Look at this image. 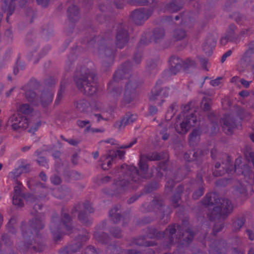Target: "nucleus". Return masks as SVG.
Wrapping results in <instances>:
<instances>
[{
    "mask_svg": "<svg viewBox=\"0 0 254 254\" xmlns=\"http://www.w3.org/2000/svg\"><path fill=\"white\" fill-rule=\"evenodd\" d=\"M167 162L166 161L160 162L158 166L156 168L157 171L156 177L158 179H161L163 176V173L161 172L162 170H167Z\"/></svg>",
    "mask_w": 254,
    "mask_h": 254,
    "instance_id": "5fc2aeb1",
    "label": "nucleus"
},
{
    "mask_svg": "<svg viewBox=\"0 0 254 254\" xmlns=\"http://www.w3.org/2000/svg\"><path fill=\"white\" fill-rule=\"evenodd\" d=\"M188 124V126L190 128L195 125L196 123V116L194 113H191L189 115H187L184 120Z\"/></svg>",
    "mask_w": 254,
    "mask_h": 254,
    "instance_id": "6e6d98bb",
    "label": "nucleus"
},
{
    "mask_svg": "<svg viewBox=\"0 0 254 254\" xmlns=\"http://www.w3.org/2000/svg\"><path fill=\"white\" fill-rule=\"evenodd\" d=\"M169 63L171 72L176 74L182 66V60L177 56H173L170 58Z\"/></svg>",
    "mask_w": 254,
    "mask_h": 254,
    "instance_id": "f704fd0d",
    "label": "nucleus"
},
{
    "mask_svg": "<svg viewBox=\"0 0 254 254\" xmlns=\"http://www.w3.org/2000/svg\"><path fill=\"white\" fill-rule=\"evenodd\" d=\"M94 237L98 242L102 244H107L110 240L108 235L105 233H96Z\"/></svg>",
    "mask_w": 254,
    "mask_h": 254,
    "instance_id": "3c124183",
    "label": "nucleus"
},
{
    "mask_svg": "<svg viewBox=\"0 0 254 254\" xmlns=\"http://www.w3.org/2000/svg\"><path fill=\"white\" fill-rule=\"evenodd\" d=\"M112 178L109 176H106L100 179H98L96 183L98 185L106 184L111 181Z\"/></svg>",
    "mask_w": 254,
    "mask_h": 254,
    "instance_id": "774afa93",
    "label": "nucleus"
},
{
    "mask_svg": "<svg viewBox=\"0 0 254 254\" xmlns=\"http://www.w3.org/2000/svg\"><path fill=\"white\" fill-rule=\"evenodd\" d=\"M212 102L210 98L207 97V119L209 123H207V128L210 130L211 135L216 134L219 130L218 124V118L210 111L211 106Z\"/></svg>",
    "mask_w": 254,
    "mask_h": 254,
    "instance_id": "9d476101",
    "label": "nucleus"
},
{
    "mask_svg": "<svg viewBox=\"0 0 254 254\" xmlns=\"http://www.w3.org/2000/svg\"><path fill=\"white\" fill-rule=\"evenodd\" d=\"M237 27L234 24H231L228 27L226 31V36L227 39H229V41L238 44L240 42L239 34H236Z\"/></svg>",
    "mask_w": 254,
    "mask_h": 254,
    "instance_id": "cd10ccee",
    "label": "nucleus"
},
{
    "mask_svg": "<svg viewBox=\"0 0 254 254\" xmlns=\"http://www.w3.org/2000/svg\"><path fill=\"white\" fill-rule=\"evenodd\" d=\"M118 172H122L123 177H120L116 182L115 185L119 193H123L129 189L136 190L141 184L139 178H136L137 175L136 167L134 166L122 165L121 168H117Z\"/></svg>",
    "mask_w": 254,
    "mask_h": 254,
    "instance_id": "f03ea898",
    "label": "nucleus"
},
{
    "mask_svg": "<svg viewBox=\"0 0 254 254\" xmlns=\"http://www.w3.org/2000/svg\"><path fill=\"white\" fill-rule=\"evenodd\" d=\"M163 82L161 80H158L155 86L151 90V95L149 97L150 102L161 106L164 102V99L169 95L167 87L162 86Z\"/></svg>",
    "mask_w": 254,
    "mask_h": 254,
    "instance_id": "423d86ee",
    "label": "nucleus"
},
{
    "mask_svg": "<svg viewBox=\"0 0 254 254\" xmlns=\"http://www.w3.org/2000/svg\"><path fill=\"white\" fill-rule=\"evenodd\" d=\"M130 35L128 30L123 25L119 26L116 29L115 43L116 47L120 49H123L128 44Z\"/></svg>",
    "mask_w": 254,
    "mask_h": 254,
    "instance_id": "1a4fd4ad",
    "label": "nucleus"
},
{
    "mask_svg": "<svg viewBox=\"0 0 254 254\" xmlns=\"http://www.w3.org/2000/svg\"><path fill=\"white\" fill-rule=\"evenodd\" d=\"M165 234L163 232L157 229L154 227H148L146 230V236L142 237V239L138 238L134 240V243L138 246L150 247L154 245L152 242H144L143 240L146 237L149 239H160L163 238Z\"/></svg>",
    "mask_w": 254,
    "mask_h": 254,
    "instance_id": "0eeeda50",
    "label": "nucleus"
},
{
    "mask_svg": "<svg viewBox=\"0 0 254 254\" xmlns=\"http://www.w3.org/2000/svg\"><path fill=\"white\" fill-rule=\"evenodd\" d=\"M181 115H178L176 118V121L174 124V127L177 133L180 134H185L189 130L190 127L187 123L184 121H181Z\"/></svg>",
    "mask_w": 254,
    "mask_h": 254,
    "instance_id": "a878e982",
    "label": "nucleus"
},
{
    "mask_svg": "<svg viewBox=\"0 0 254 254\" xmlns=\"http://www.w3.org/2000/svg\"><path fill=\"white\" fill-rule=\"evenodd\" d=\"M182 227L180 225H176L175 224L169 225L166 229L165 232H163L165 234L168 235L169 242L168 245H171L174 244V235L176 234L177 230H178L179 232L180 231H182Z\"/></svg>",
    "mask_w": 254,
    "mask_h": 254,
    "instance_id": "393cba45",
    "label": "nucleus"
},
{
    "mask_svg": "<svg viewBox=\"0 0 254 254\" xmlns=\"http://www.w3.org/2000/svg\"><path fill=\"white\" fill-rule=\"evenodd\" d=\"M164 153L163 152L158 153L157 152H151L147 154H141L142 160L145 159L147 161H159L164 159Z\"/></svg>",
    "mask_w": 254,
    "mask_h": 254,
    "instance_id": "4c0bfd02",
    "label": "nucleus"
},
{
    "mask_svg": "<svg viewBox=\"0 0 254 254\" xmlns=\"http://www.w3.org/2000/svg\"><path fill=\"white\" fill-rule=\"evenodd\" d=\"M246 220L244 217H241L237 218L233 223V231L235 232H237L240 231L241 228L243 226L245 223Z\"/></svg>",
    "mask_w": 254,
    "mask_h": 254,
    "instance_id": "603ef678",
    "label": "nucleus"
},
{
    "mask_svg": "<svg viewBox=\"0 0 254 254\" xmlns=\"http://www.w3.org/2000/svg\"><path fill=\"white\" fill-rule=\"evenodd\" d=\"M107 250L112 254H120L121 253L120 247L116 244H113L108 246Z\"/></svg>",
    "mask_w": 254,
    "mask_h": 254,
    "instance_id": "052dcab7",
    "label": "nucleus"
},
{
    "mask_svg": "<svg viewBox=\"0 0 254 254\" xmlns=\"http://www.w3.org/2000/svg\"><path fill=\"white\" fill-rule=\"evenodd\" d=\"M159 188V184L156 182H153L148 184L145 188L146 193H150L157 190Z\"/></svg>",
    "mask_w": 254,
    "mask_h": 254,
    "instance_id": "bf43d9fd",
    "label": "nucleus"
},
{
    "mask_svg": "<svg viewBox=\"0 0 254 254\" xmlns=\"http://www.w3.org/2000/svg\"><path fill=\"white\" fill-rule=\"evenodd\" d=\"M209 253L213 254H223L227 249V244L222 239L215 240L209 246Z\"/></svg>",
    "mask_w": 254,
    "mask_h": 254,
    "instance_id": "f3484780",
    "label": "nucleus"
},
{
    "mask_svg": "<svg viewBox=\"0 0 254 254\" xmlns=\"http://www.w3.org/2000/svg\"><path fill=\"white\" fill-rule=\"evenodd\" d=\"M25 97L27 100L33 105L39 106L40 104L39 97L34 91L31 90L26 91L25 93Z\"/></svg>",
    "mask_w": 254,
    "mask_h": 254,
    "instance_id": "58836bf2",
    "label": "nucleus"
},
{
    "mask_svg": "<svg viewBox=\"0 0 254 254\" xmlns=\"http://www.w3.org/2000/svg\"><path fill=\"white\" fill-rule=\"evenodd\" d=\"M235 172L238 175L247 176L250 175L251 170L247 164H242L241 159L237 158L235 160Z\"/></svg>",
    "mask_w": 254,
    "mask_h": 254,
    "instance_id": "c85d7f7f",
    "label": "nucleus"
},
{
    "mask_svg": "<svg viewBox=\"0 0 254 254\" xmlns=\"http://www.w3.org/2000/svg\"><path fill=\"white\" fill-rule=\"evenodd\" d=\"M201 134L200 131L196 128L193 129L189 136V141L190 145L193 146L196 142L199 139Z\"/></svg>",
    "mask_w": 254,
    "mask_h": 254,
    "instance_id": "de8ad7c7",
    "label": "nucleus"
},
{
    "mask_svg": "<svg viewBox=\"0 0 254 254\" xmlns=\"http://www.w3.org/2000/svg\"><path fill=\"white\" fill-rule=\"evenodd\" d=\"M75 107L76 110L83 113H86L88 112L90 104L85 99H80L77 100L75 102Z\"/></svg>",
    "mask_w": 254,
    "mask_h": 254,
    "instance_id": "c9c22d12",
    "label": "nucleus"
},
{
    "mask_svg": "<svg viewBox=\"0 0 254 254\" xmlns=\"http://www.w3.org/2000/svg\"><path fill=\"white\" fill-rule=\"evenodd\" d=\"M139 170L136 168L138 171L137 175H135L136 178H139L140 180V183L142 184L143 179H149L152 177V173L149 174L148 165L147 163V160L145 159L142 160L141 156H140V159L138 163Z\"/></svg>",
    "mask_w": 254,
    "mask_h": 254,
    "instance_id": "dca6fc26",
    "label": "nucleus"
},
{
    "mask_svg": "<svg viewBox=\"0 0 254 254\" xmlns=\"http://www.w3.org/2000/svg\"><path fill=\"white\" fill-rule=\"evenodd\" d=\"M229 17L234 19L237 23H241L246 19V17L239 12H235L230 15Z\"/></svg>",
    "mask_w": 254,
    "mask_h": 254,
    "instance_id": "680f3d73",
    "label": "nucleus"
},
{
    "mask_svg": "<svg viewBox=\"0 0 254 254\" xmlns=\"http://www.w3.org/2000/svg\"><path fill=\"white\" fill-rule=\"evenodd\" d=\"M53 95V93L49 90H44L42 92L39 100L43 107H47L52 103Z\"/></svg>",
    "mask_w": 254,
    "mask_h": 254,
    "instance_id": "2f4dec72",
    "label": "nucleus"
},
{
    "mask_svg": "<svg viewBox=\"0 0 254 254\" xmlns=\"http://www.w3.org/2000/svg\"><path fill=\"white\" fill-rule=\"evenodd\" d=\"M205 189L203 187H199L198 189L195 190L192 195L193 199L197 200L199 199L204 193Z\"/></svg>",
    "mask_w": 254,
    "mask_h": 254,
    "instance_id": "69168bd1",
    "label": "nucleus"
},
{
    "mask_svg": "<svg viewBox=\"0 0 254 254\" xmlns=\"http://www.w3.org/2000/svg\"><path fill=\"white\" fill-rule=\"evenodd\" d=\"M136 120V116L133 115L126 114L120 121H117L114 126L119 129H123L126 126L132 123Z\"/></svg>",
    "mask_w": 254,
    "mask_h": 254,
    "instance_id": "c756f323",
    "label": "nucleus"
},
{
    "mask_svg": "<svg viewBox=\"0 0 254 254\" xmlns=\"http://www.w3.org/2000/svg\"><path fill=\"white\" fill-rule=\"evenodd\" d=\"M50 227L54 241L58 242L61 241L63 238V235L61 231V227L59 226L57 215L52 217Z\"/></svg>",
    "mask_w": 254,
    "mask_h": 254,
    "instance_id": "a211bd4d",
    "label": "nucleus"
},
{
    "mask_svg": "<svg viewBox=\"0 0 254 254\" xmlns=\"http://www.w3.org/2000/svg\"><path fill=\"white\" fill-rule=\"evenodd\" d=\"M29 226L22 224L28 227L29 230L32 231L35 235L39 234L40 230L43 229L45 227V222L41 217L36 216L29 221Z\"/></svg>",
    "mask_w": 254,
    "mask_h": 254,
    "instance_id": "6ab92c4d",
    "label": "nucleus"
},
{
    "mask_svg": "<svg viewBox=\"0 0 254 254\" xmlns=\"http://www.w3.org/2000/svg\"><path fill=\"white\" fill-rule=\"evenodd\" d=\"M65 83V81H62L61 82V89L58 92L57 98L55 101V104L57 105H58L60 103L63 97V93L64 90Z\"/></svg>",
    "mask_w": 254,
    "mask_h": 254,
    "instance_id": "e2e57ef3",
    "label": "nucleus"
},
{
    "mask_svg": "<svg viewBox=\"0 0 254 254\" xmlns=\"http://www.w3.org/2000/svg\"><path fill=\"white\" fill-rule=\"evenodd\" d=\"M78 217L79 220L83 224L89 226L92 224V221L89 219L88 215L84 211L79 210Z\"/></svg>",
    "mask_w": 254,
    "mask_h": 254,
    "instance_id": "09e8293b",
    "label": "nucleus"
},
{
    "mask_svg": "<svg viewBox=\"0 0 254 254\" xmlns=\"http://www.w3.org/2000/svg\"><path fill=\"white\" fill-rule=\"evenodd\" d=\"M183 69L186 72H189L191 69L196 67V63L190 58H187L182 64Z\"/></svg>",
    "mask_w": 254,
    "mask_h": 254,
    "instance_id": "49530a36",
    "label": "nucleus"
},
{
    "mask_svg": "<svg viewBox=\"0 0 254 254\" xmlns=\"http://www.w3.org/2000/svg\"><path fill=\"white\" fill-rule=\"evenodd\" d=\"M121 207V206L120 205L116 204L109 211V217L114 224L119 223L123 218L120 213L118 212Z\"/></svg>",
    "mask_w": 254,
    "mask_h": 254,
    "instance_id": "473e14b6",
    "label": "nucleus"
},
{
    "mask_svg": "<svg viewBox=\"0 0 254 254\" xmlns=\"http://www.w3.org/2000/svg\"><path fill=\"white\" fill-rule=\"evenodd\" d=\"M187 31L181 28L175 29L172 33V39L174 41H182L187 37Z\"/></svg>",
    "mask_w": 254,
    "mask_h": 254,
    "instance_id": "79ce46f5",
    "label": "nucleus"
},
{
    "mask_svg": "<svg viewBox=\"0 0 254 254\" xmlns=\"http://www.w3.org/2000/svg\"><path fill=\"white\" fill-rule=\"evenodd\" d=\"M116 51L111 41L103 39L99 45L98 52L103 59V64L106 66L113 63Z\"/></svg>",
    "mask_w": 254,
    "mask_h": 254,
    "instance_id": "39448f33",
    "label": "nucleus"
},
{
    "mask_svg": "<svg viewBox=\"0 0 254 254\" xmlns=\"http://www.w3.org/2000/svg\"><path fill=\"white\" fill-rule=\"evenodd\" d=\"M231 181V179L228 178L219 179L215 182V185L217 187H225L228 185Z\"/></svg>",
    "mask_w": 254,
    "mask_h": 254,
    "instance_id": "0e129e2a",
    "label": "nucleus"
},
{
    "mask_svg": "<svg viewBox=\"0 0 254 254\" xmlns=\"http://www.w3.org/2000/svg\"><path fill=\"white\" fill-rule=\"evenodd\" d=\"M181 231L179 232L178 241L183 245H189L193 239L194 232L190 227L186 229L184 232H182Z\"/></svg>",
    "mask_w": 254,
    "mask_h": 254,
    "instance_id": "412c9836",
    "label": "nucleus"
},
{
    "mask_svg": "<svg viewBox=\"0 0 254 254\" xmlns=\"http://www.w3.org/2000/svg\"><path fill=\"white\" fill-rule=\"evenodd\" d=\"M139 86L138 81L135 79H132L128 80L127 83L123 101L126 104H129L133 101L137 97V88Z\"/></svg>",
    "mask_w": 254,
    "mask_h": 254,
    "instance_id": "6e6552de",
    "label": "nucleus"
},
{
    "mask_svg": "<svg viewBox=\"0 0 254 254\" xmlns=\"http://www.w3.org/2000/svg\"><path fill=\"white\" fill-rule=\"evenodd\" d=\"M217 205L222 210L223 219L227 218L233 211V205L231 201L228 199L222 198L220 203H219Z\"/></svg>",
    "mask_w": 254,
    "mask_h": 254,
    "instance_id": "5701e85b",
    "label": "nucleus"
},
{
    "mask_svg": "<svg viewBox=\"0 0 254 254\" xmlns=\"http://www.w3.org/2000/svg\"><path fill=\"white\" fill-rule=\"evenodd\" d=\"M108 91L111 97L117 99L122 94L123 88L117 82L112 81L109 84Z\"/></svg>",
    "mask_w": 254,
    "mask_h": 254,
    "instance_id": "bb28decb",
    "label": "nucleus"
},
{
    "mask_svg": "<svg viewBox=\"0 0 254 254\" xmlns=\"http://www.w3.org/2000/svg\"><path fill=\"white\" fill-rule=\"evenodd\" d=\"M223 130L227 134H232L236 127L235 121L229 114H225L220 120Z\"/></svg>",
    "mask_w": 254,
    "mask_h": 254,
    "instance_id": "2eb2a0df",
    "label": "nucleus"
},
{
    "mask_svg": "<svg viewBox=\"0 0 254 254\" xmlns=\"http://www.w3.org/2000/svg\"><path fill=\"white\" fill-rule=\"evenodd\" d=\"M57 215V217H58V214H55L53 216H56ZM58 219L59 220V226L60 227L61 223H62L67 231H70L72 230V226L71 217L64 208L62 209L61 219L60 220L59 217H58Z\"/></svg>",
    "mask_w": 254,
    "mask_h": 254,
    "instance_id": "4be33fe9",
    "label": "nucleus"
},
{
    "mask_svg": "<svg viewBox=\"0 0 254 254\" xmlns=\"http://www.w3.org/2000/svg\"><path fill=\"white\" fill-rule=\"evenodd\" d=\"M9 121L12 123L11 127L14 130L20 129H26L28 127L27 119L19 114H15L9 118Z\"/></svg>",
    "mask_w": 254,
    "mask_h": 254,
    "instance_id": "f8f14e48",
    "label": "nucleus"
},
{
    "mask_svg": "<svg viewBox=\"0 0 254 254\" xmlns=\"http://www.w3.org/2000/svg\"><path fill=\"white\" fill-rule=\"evenodd\" d=\"M110 234L116 238H120L122 237V231L118 227H113L110 230Z\"/></svg>",
    "mask_w": 254,
    "mask_h": 254,
    "instance_id": "338daca9",
    "label": "nucleus"
},
{
    "mask_svg": "<svg viewBox=\"0 0 254 254\" xmlns=\"http://www.w3.org/2000/svg\"><path fill=\"white\" fill-rule=\"evenodd\" d=\"M131 66L132 64L130 62H127L123 64L115 72L113 81L118 82L122 79L128 78L129 72L131 70Z\"/></svg>",
    "mask_w": 254,
    "mask_h": 254,
    "instance_id": "ddd939ff",
    "label": "nucleus"
},
{
    "mask_svg": "<svg viewBox=\"0 0 254 254\" xmlns=\"http://www.w3.org/2000/svg\"><path fill=\"white\" fill-rule=\"evenodd\" d=\"M22 236L26 241L21 247L23 252L30 251L31 252H42L46 248V245L39 234L35 235L26 226L21 227Z\"/></svg>",
    "mask_w": 254,
    "mask_h": 254,
    "instance_id": "20e7f679",
    "label": "nucleus"
},
{
    "mask_svg": "<svg viewBox=\"0 0 254 254\" xmlns=\"http://www.w3.org/2000/svg\"><path fill=\"white\" fill-rule=\"evenodd\" d=\"M17 181V186L14 188V192L13 196L12 202L14 205H17L19 207H23L24 203L22 199V197H25L24 194L21 193V186L22 184Z\"/></svg>",
    "mask_w": 254,
    "mask_h": 254,
    "instance_id": "aec40b11",
    "label": "nucleus"
},
{
    "mask_svg": "<svg viewBox=\"0 0 254 254\" xmlns=\"http://www.w3.org/2000/svg\"><path fill=\"white\" fill-rule=\"evenodd\" d=\"M82 247V244L80 242H75L70 245L65 246V248H67L68 251L70 252L71 254L75 253L79 251Z\"/></svg>",
    "mask_w": 254,
    "mask_h": 254,
    "instance_id": "864d4df0",
    "label": "nucleus"
},
{
    "mask_svg": "<svg viewBox=\"0 0 254 254\" xmlns=\"http://www.w3.org/2000/svg\"><path fill=\"white\" fill-rule=\"evenodd\" d=\"M73 82L77 89L83 95L92 97L99 90L97 74L86 67H77L73 75Z\"/></svg>",
    "mask_w": 254,
    "mask_h": 254,
    "instance_id": "f257e3e1",
    "label": "nucleus"
},
{
    "mask_svg": "<svg viewBox=\"0 0 254 254\" xmlns=\"http://www.w3.org/2000/svg\"><path fill=\"white\" fill-rule=\"evenodd\" d=\"M217 36L214 35H211L207 38V43L209 42V46L210 47V50L208 52V56H211L213 54V49L216 46Z\"/></svg>",
    "mask_w": 254,
    "mask_h": 254,
    "instance_id": "4d7b16f0",
    "label": "nucleus"
},
{
    "mask_svg": "<svg viewBox=\"0 0 254 254\" xmlns=\"http://www.w3.org/2000/svg\"><path fill=\"white\" fill-rule=\"evenodd\" d=\"M151 206L154 209L158 210H162V219L164 218L165 216H166L167 223L168 221V216H169L172 212V209L169 206H167L165 209H163V208L165 206L164 202L163 199L161 198H155L153 199L150 202Z\"/></svg>",
    "mask_w": 254,
    "mask_h": 254,
    "instance_id": "4468645a",
    "label": "nucleus"
},
{
    "mask_svg": "<svg viewBox=\"0 0 254 254\" xmlns=\"http://www.w3.org/2000/svg\"><path fill=\"white\" fill-rule=\"evenodd\" d=\"M83 208L85 212V211L88 212L89 213H92L94 212V209L92 206V204L88 200H85L83 202H78L77 203L72 210V213H73L77 211L82 210V208Z\"/></svg>",
    "mask_w": 254,
    "mask_h": 254,
    "instance_id": "72a5a7b5",
    "label": "nucleus"
},
{
    "mask_svg": "<svg viewBox=\"0 0 254 254\" xmlns=\"http://www.w3.org/2000/svg\"><path fill=\"white\" fill-rule=\"evenodd\" d=\"M224 227V223L223 222H216L212 228V235L216 236L217 233L222 230Z\"/></svg>",
    "mask_w": 254,
    "mask_h": 254,
    "instance_id": "13d9d810",
    "label": "nucleus"
},
{
    "mask_svg": "<svg viewBox=\"0 0 254 254\" xmlns=\"http://www.w3.org/2000/svg\"><path fill=\"white\" fill-rule=\"evenodd\" d=\"M165 36V30L161 27L155 28L152 31V39L155 43L160 42Z\"/></svg>",
    "mask_w": 254,
    "mask_h": 254,
    "instance_id": "a19ab883",
    "label": "nucleus"
},
{
    "mask_svg": "<svg viewBox=\"0 0 254 254\" xmlns=\"http://www.w3.org/2000/svg\"><path fill=\"white\" fill-rule=\"evenodd\" d=\"M254 54V52L248 49L245 52L241 59L242 62L246 65H250L252 63V57Z\"/></svg>",
    "mask_w": 254,
    "mask_h": 254,
    "instance_id": "8fccbe9b",
    "label": "nucleus"
},
{
    "mask_svg": "<svg viewBox=\"0 0 254 254\" xmlns=\"http://www.w3.org/2000/svg\"><path fill=\"white\" fill-rule=\"evenodd\" d=\"M127 2L130 5L150 6L148 9L139 8L131 11L130 17L132 21L137 25L143 24L152 15L153 8L157 4L155 0H128Z\"/></svg>",
    "mask_w": 254,
    "mask_h": 254,
    "instance_id": "7ed1b4c3",
    "label": "nucleus"
},
{
    "mask_svg": "<svg viewBox=\"0 0 254 254\" xmlns=\"http://www.w3.org/2000/svg\"><path fill=\"white\" fill-rule=\"evenodd\" d=\"M67 15L71 22H75L79 19V9L75 5H72L67 10Z\"/></svg>",
    "mask_w": 254,
    "mask_h": 254,
    "instance_id": "ea45409f",
    "label": "nucleus"
},
{
    "mask_svg": "<svg viewBox=\"0 0 254 254\" xmlns=\"http://www.w3.org/2000/svg\"><path fill=\"white\" fill-rule=\"evenodd\" d=\"M225 160L222 162V170H213V175L214 177H219L224 175L226 173L232 174L235 172V164L233 165L231 157L228 155H225Z\"/></svg>",
    "mask_w": 254,
    "mask_h": 254,
    "instance_id": "9b49d317",
    "label": "nucleus"
},
{
    "mask_svg": "<svg viewBox=\"0 0 254 254\" xmlns=\"http://www.w3.org/2000/svg\"><path fill=\"white\" fill-rule=\"evenodd\" d=\"M209 217L210 221H214L221 218H223L222 210L220 208V207L218 205H215L210 214H209Z\"/></svg>",
    "mask_w": 254,
    "mask_h": 254,
    "instance_id": "a18cd8bd",
    "label": "nucleus"
},
{
    "mask_svg": "<svg viewBox=\"0 0 254 254\" xmlns=\"http://www.w3.org/2000/svg\"><path fill=\"white\" fill-rule=\"evenodd\" d=\"M184 5L183 0H172L166 5V8L172 12H176L183 8Z\"/></svg>",
    "mask_w": 254,
    "mask_h": 254,
    "instance_id": "e433bc0d",
    "label": "nucleus"
},
{
    "mask_svg": "<svg viewBox=\"0 0 254 254\" xmlns=\"http://www.w3.org/2000/svg\"><path fill=\"white\" fill-rule=\"evenodd\" d=\"M34 111L32 107L29 104L25 103L19 104L17 107V113L20 115H28L31 114Z\"/></svg>",
    "mask_w": 254,
    "mask_h": 254,
    "instance_id": "c03bdc74",
    "label": "nucleus"
},
{
    "mask_svg": "<svg viewBox=\"0 0 254 254\" xmlns=\"http://www.w3.org/2000/svg\"><path fill=\"white\" fill-rule=\"evenodd\" d=\"M117 157V153H115L114 151H110L108 155H104L101 157L100 166L103 170H107L112 166L113 160Z\"/></svg>",
    "mask_w": 254,
    "mask_h": 254,
    "instance_id": "b1692460",
    "label": "nucleus"
},
{
    "mask_svg": "<svg viewBox=\"0 0 254 254\" xmlns=\"http://www.w3.org/2000/svg\"><path fill=\"white\" fill-rule=\"evenodd\" d=\"M221 198L216 192L207 193V207L218 205L219 203H220Z\"/></svg>",
    "mask_w": 254,
    "mask_h": 254,
    "instance_id": "37998d69",
    "label": "nucleus"
},
{
    "mask_svg": "<svg viewBox=\"0 0 254 254\" xmlns=\"http://www.w3.org/2000/svg\"><path fill=\"white\" fill-rule=\"evenodd\" d=\"M2 2L4 4L2 6V9L4 12L7 13L6 20L8 22L9 16L13 14L15 10L14 0H2Z\"/></svg>",
    "mask_w": 254,
    "mask_h": 254,
    "instance_id": "7c9ffc66",
    "label": "nucleus"
}]
</instances>
